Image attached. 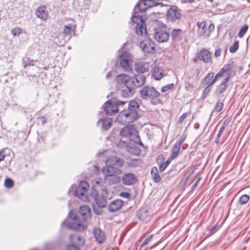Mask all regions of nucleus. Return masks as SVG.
Returning <instances> with one entry per match:
<instances>
[{
  "mask_svg": "<svg viewBox=\"0 0 250 250\" xmlns=\"http://www.w3.org/2000/svg\"><path fill=\"white\" fill-rule=\"evenodd\" d=\"M139 93L143 99L149 100L153 105L162 103V101L160 99L161 94L153 86H144L140 89Z\"/></svg>",
  "mask_w": 250,
  "mask_h": 250,
  "instance_id": "f257e3e1",
  "label": "nucleus"
},
{
  "mask_svg": "<svg viewBox=\"0 0 250 250\" xmlns=\"http://www.w3.org/2000/svg\"><path fill=\"white\" fill-rule=\"evenodd\" d=\"M83 222L80 216H76L72 211H70L67 220L62 222V225H66L67 228L71 229L81 231L84 229V227L82 225Z\"/></svg>",
  "mask_w": 250,
  "mask_h": 250,
  "instance_id": "f03ea898",
  "label": "nucleus"
},
{
  "mask_svg": "<svg viewBox=\"0 0 250 250\" xmlns=\"http://www.w3.org/2000/svg\"><path fill=\"white\" fill-rule=\"evenodd\" d=\"M89 184L86 181H82L78 186L74 185L71 187V189H69L68 193L70 194L71 190L74 189L75 195L83 201L88 200V190L89 189Z\"/></svg>",
  "mask_w": 250,
  "mask_h": 250,
  "instance_id": "7ed1b4c3",
  "label": "nucleus"
},
{
  "mask_svg": "<svg viewBox=\"0 0 250 250\" xmlns=\"http://www.w3.org/2000/svg\"><path fill=\"white\" fill-rule=\"evenodd\" d=\"M125 103V102L119 100L116 98H112L107 101L104 104L103 107L104 112L108 115H112L118 112V106Z\"/></svg>",
  "mask_w": 250,
  "mask_h": 250,
  "instance_id": "20e7f679",
  "label": "nucleus"
},
{
  "mask_svg": "<svg viewBox=\"0 0 250 250\" xmlns=\"http://www.w3.org/2000/svg\"><path fill=\"white\" fill-rule=\"evenodd\" d=\"M70 243L66 246L67 250H80V248L84 245V239L78 234L69 235Z\"/></svg>",
  "mask_w": 250,
  "mask_h": 250,
  "instance_id": "39448f33",
  "label": "nucleus"
},
{
  "mask_svg": "<svg viewBox=\"0 0 250 250\" xmlns=\"http://www.w3.org/2000/svg\"><path fill=\"white\" fill-rule=\"evenodd\" d=\"M139 108L138 102L132 100L128 103V107L125 109L133 122L138 119Z\"/></svg>",
  "mask_w": 250,
  "mask_h": 250,
  "instance_id": "423d86ee",
  "label": "nucleus"
},
{
  "mask_svg": "<svg viewBox=\"0 0 250 250\" xmlns=\"http://www.w3.org/2000/svg\"><path fill=\"white\" fill-rule=\"evenodd\" d=\"M146 76L142 74L135 75L134 77H130L128 85H131L135 88L143 85L146 82Z\"/></svg>",
  "mask_w": 250,
  "mask_h": 250,
  "instance_id": "0eeeda50",
  "label": "nucleus"
},
{
  "mask_svg": "<svg viewBox=\"0 0 250 250\" xmlns=\"http://www.w3.org/2000/svg\"><path fill=\"white\" fill-rule=\"evenodd\" d=\"M105 164L106 166L102 168V172L104 177L118 175L122 173V170L119 168L114 167L111 164H107V160Z\"/></svg>",
  "mask_w": 250,
  "mask_h": 250,
  "instance_id": "6e6552de",
  "label": "nucleus"
},
{
  "mask_svg": "<svg viewBox=\"0 0 250 250\" xmlns=\"http://www.w3.org/2000/svg\"><path fill=\"white\" fill-rule=\"evenodd\" d=\"M116 121L122 125H127L133 122L125 109L121 111L116 118Z\"/></svg>",
  "mask_w": 250,
  "mask_h": 250,
  "instance_id": "1a4fd4ad",
  "label": "nucleus"
},
{
  "mask_svg": "<svg viewBox=\"0 0 250 250\" xmlns=\"http://www.w3.org/2000/svg\"><path fill=\"white\" fill-rule=\"evenodd\" d=\"M235 72H233V73H232L231 72L229 73L223 82L217 86L215 91V94L217 95H220L226 91L227 87H228V82L232 77L235 75Z\"/></svg>",
  "mask_w": 250,
  "mask_h": 250,
  "instance_id": "9d476101",
  "label": "nucleus"
},
{
  "mask_svg": "<svg viewBox=\"0 0 250 250\" xmlns=\"http://www.w3.org/2000/svg\"><path fill=\"white\" fill-rule=\"evenodd\" d=\"M139 46L145 53H152L155 50V44L154 42L147 39L140 42Z\"/></svg>",
  "mask_w": 250,
  "mask_h": 250,
  "instance_id": "9b49d317",
  "label": "nucleus"
},
{
  "mask_svg": "<svg viewBox=\"0 0 250 250\" xmlns=\"http://www.w3.org/2000/svg\"><path fill=\"white\" fill-rule=\"evenodd\" d=\"M122 181L125 186H131L137 181V177L133 173L128 172L124 174L122 177Z\"/></svg>",
  "mask_w": 250,
  "mask_h": 250,
  "instance_id": "f8f14e48",
  "label": "nucleus"
},
{
  "mask_svg": "<svg viewBox=\"0 0 250 250\" xmlns=\"http://www.w3.org/2000/svg\"><path fill=\"white\" fill-rule=\"evenodd\" d=\"M155 40L159 42H166L169 39V33L162 30L156 31L154 35Z\"/></svg>",
  "mask_w": 250,
  "mask_h": 250,
  "instance_id": "ddd939ff",
  "label": "nucleus"
},
{
  "mask_svg": "<svg viewBox=\"0 0 250 250\" xmlns=\"http://www.w3.org/2000/svg\"><path fill=\"white\" fill-rule=\"evenodd\" d=\"M211 53L207 49H202L197 55V57L201 61L205 63L210 62L211 61Z\"/></svg>",
  "mask_w": 250,
  "mask_h": 250,
  "instance_id": "4468645a",
  "label": "nucleus"
},
{
  "mask_svg": "<svg viewBox=\"0 0 250 250\" xmlns=\"http://www.w3.org/2000/svg\"><path fill=\"white\" fill-rule=\"evenodd\" d=\"M35 14L37 18L45 21L48 16L46 6L45 5H40L37 8Z\"/></svg>",
  "mask_w": 250,
  "mask_h": 250,
  "instance_id": "2eb2a0df",
  "label": "nucleus"
},
{
  "mask_svg": "<svg viewBox=\"0 0 250 250\" xmlns=\"http://www.w3.org/2000/svg\"><path fill=\"white\" fill-rule=\"evenodd\" d=\"M130 60V54L127 52H124L120 56V64L125 70L129 69V62Z\"/></svg>",
  "mask_w": 250,
  "mask_h": 250,
  "instance_id": "dca6fc26",
  "label": "nucleus"
},
{
  "mask_svg": "<svg viewBox=\"0 0 250 250\" xmlns=\"http://www.w3.org/2000/svg\"><path fill=\"white\" fill-rule=\"evenodd\" d=\"M92 233L99 244L103 243L105 240L104 232L100 229L95 228L93 229Z\"/></svg>",
  "mask_w": 250,
  "mask_h": 250,
  "instance_id": "f3484780",
  "label": "nucleus"
},
{
  "mask_svg": "<svg viewBox=\"0 0 250 250\" xmlns=\"http://www.w3.org/2000/svg\"><path fill=\"white\" fill-rule=\"evenodd\" d=\"M180 17L181 14L176 8H170L167 11V18L168 21H173L180 19Z\"/></svg>",
  "mask_w": 250,
  "mask_h": 250,
  "instance_id": "a211bd4d",
  "label": "nucleus"
},
{
  "mask_svg": "<svg viewBox=\"0 0 250 250\" xmlns=\"http://www.w3.org/2000/svg\"><path fill=\"white\" fill-rule=\"evenodd\" d=\"M124 202L121 199H117L111 202L108 206V210L111 212H115L120 209L123 206Z\"/></svg>",
  "mask_w": 250,
  "mask_h": 250,
  "instance_id": "6ab92c4d",
  "label": "nucleus"
},
{
  "mask_svg": "<svg viewBox=\"0 0 250 250\" xmlns=\"http://www.w3.org/2000/svg\"><path fill=\"white\" fill-rule=\"evenodd\" d=\"M91 215V210L88 206H82L80 208V210L78 215L82 221H84L87 218H88Z\"/></svg>",
  "mask_w": 250,
  "mask_h": 250,
  "instance_id": "aec40b11",
  "label": "nucleus"
},
{
  "mask_svg": "<svg viewBox=\"0 0 250 250\" xmlns=\"http://www.w3.org/2000/svg\"><path fill=\"white\" fill-rule=\"evenodd\" d=\"M134 88L131 85H124L122 87L120 94L124 98L131 97L134 93Z\"/></svg>",
  "mask_w": 250,
  "mask_h": 250,
  "instance_id": "412c9836",
  "label": "nucleus"
},
{
  "mask_svg": "<svg viewBox=\"0 0 250 250\" xmlns=\"http://www.w3.org/2000/svg\"><path fill=\"white\" fill-rule=\"evenodd\" d=\"M207 25L208 23L205 21L197 22V26L198 27L197 34L199 36L202 37L206 36L207 37V32H206V31H208Z\"/></svg>",
  "mask_w": 250,
  "mask_h": 250,
  "instance_id": "4be33fe9",
  "label": "nucleus"
},
{
  "mask_svg": "<svg viewBox=\"0 0 250 250\" xmlns=\"http://www.w3.org/2000/svg\"><path fill=\"white\" fill-rule=\"evenodd\" d=\"M135 70L140 74L147 72L149 68V63L147 62H138L135 64Z\"/></svg>",
  "mask_w": 250,
  "mask_h": 250,
  "instance_id": "5701e85b",
  "label": "nucleus"
},
{
  "mask_svg": "<svg viewBox=\"0 0 250 250\" xmlns=\"http://www.w3.org/2000/svg\"><path fill=\"white\" fill-rule=\"evenodd\" d=\"M95 200L98 206L100 208H104L107 204V197L104 194H97L95 197Z\"/></svg>",
  "mask_w": 250,
  "mask_h": 250,
  "instance_id": "b1692460",
  "label": "nucleus"
},
{
  "mask_svg": "<svg viewBox=\"0 0 250 250\" xmlns=\"http://www.w3.org/2000/svg\"><path fill=\"white\" fill-rule=\"evenodd\" d=\"M107 164H111L113 166H116L118 167H122L124 164V161L116 157H113L107 159Z\"/></svg>",
  "mask_w": 250,
  "mask_h": 250,
  "instance_id": "393cba45",
  "label": "nucleus"
},
{
  "mask_svg": "<svg viewBox=\"0 0 250 250\" xmlns=\"http://www.w3.org/2000/svg\"><path fill=\"white\" fill-rule=\"evenodd\" d=\"M130 80V77L126 74H121L117 76L116 80L118 84L121 85H128V81Z\"/></svg>",
  "mask_w": 250,
  "mask_h": 250,
  "instance_id": "a878e982",
  "label": "nucleus"
},
{
  "mask_svg": "<svg viewBox=\"0 0 250 250\" xmlns=\"http://www.w3.org/2000/svg\"><path fill=\"white\" fill-rule=\"evenodd\" d=\"M137 217L142 221H146L149 217L148 211L145 208L139 209L136 213Z\"/></svg>",
  "mask_w": 250,
  "mask_h": 250,
  "instance_id": "bb28decb",
  "label": "nucleus"
},
{
  "mask_svg": "<svg viewBox=\"0 0 250 250\" xmlns=\"http://www.w3.org/2000/svg\"><path fill=\"white\" fill-rule=\"evenodd\" d=\"M104 180L106 183L110 185H116L120 183L121 178L118 175H113L112 176L104 177Z\"/></svg>",
  "mask_w": 250,
  "mask_h": 250,
  "instance_id": "cd10ccee",
  "label": "nucleus"
},
{
  "mask_svg": "<svg viewBox=\"0 0 250 250\" xmlns=\"http://www.w3.org/2000/svg\"><path fill=\"white\" fill-rule=\"evenodd\" d=\"M133 132L134 128L132 125H126L121 130L120 135L124 137H128L133 133Z\"/></svg>",
  "mask_w": 250,
  "mask_h": 250,
  "instance_id": "c85d7f7f",
  "label": "nucleus"
},
{
  "mask_svg": "<svg viewBox=\"0 0 250 250\" xmlns=\"http://www.w3.org/2000/svg\"><path fill=\"white\" fill-rule=\"evenodd\" d=\"M136 32L138 35L145 36L147 34V31L145 26V23L136 24L135 26Z\"/></svg>",
  "mask_w": 250,
  "mask_h": 250,
  "instance_id": "c756f323",
  "label": "nucleus"
},
{
  "mask_svg": "<svg viewBox=\"0 0 250 250\" xmlns=\"http://www.w3.org/2000/svg\"><path fill=\"white\" fill-rule=\"evenodd\" d=\"M72 27L73 25L71 24L64 26L63 34L65 35V37H67L68 39H70L73 34L75 33V28L73 30Z\"/></svg>",
  "mask_w": 250,
  "mask_h": 250,
  "instance_id": "7c9ffc66",
  "label": "nucleus"
},
{
  "mask_svg": "<svg viewBox=\"0 0 250 250\" xmlns=\"http://www.w3.org/2000/svg\"><path fill=\"white\" fill-rule=\"evenodd\" d=\"M37 62V60H34L30 59L27 56H25L22 59V65L24 68L28 66H34L35 63Z\"/></svg>",
  "mask_w": 250,
  "mask_h": 250,
  "instance_id": "2f4dec72",
  "label": "nucleus"
},
{
  "mask_svg": "<svg viewBox=\"0 0 250 250\" xmlns=\"http://www.w3.org/2000/svg\"><path fill=\"white\" fill-rule=\"evenodd\" d=\"M152 76L156 80L161 79L164 76L162 68L160 67H155L152 73Z\"/></svg>",
  "mask_w": 250,
  "mask_h": 250,
  "instance_id": "473e14b6",
  "label": "nucleus"
},
{
  "mask_svg": "<svg viewBox=\"0 0 250 250\" xmlns=\"http://www.w3.org/2000/svg\"><path fill=\"white\" fill-rule=\"evenodd\" d=\"M151 174L155 182L158 183L161 181V178L159 174L158 168L156 167H154L152 168Z\"/></svg>",
  "mask_w": 250,
  "mask_h": 250,
  "instance_id": "72a5a7b5",
  "label": "nucleus"
},
{
  "mask_svg": "<svg viewBox=\"0 0 250 250\" xmlns=\"http://www.w3.org/2000/svg\"><path fill=\"white\" fill-rule=\"evenodd\" d=\"M137 11H135L134 14L131 17L132 22L136 24L144 23L145 21L142 16L137 15Z\"/></svg>",
  "mask_w": 250,
  "mask_h": 250,
  "instance_id": "f704fd0d",
  "label": "nucleus"
},
{
  "mask_svg": "<svg viewBox=\"0 0 250 250\" xmlns=\"http://www.w3.org/2000/svg\"><path fill=\"white\" fill-rule=\"evenodd\" d=\"M141 164V160L138 159H131L127 163V167L129 168H135L139 167Z\"/></svg>",
  "mask_w": 250,
  "mask_h": 250,
  "instance_id": "c9c22d12",
  "label": "nucleus"
},
{
  "mask_svg": "<svg viewBox=\"0 0 250 250\" xmlns=\"http://www.w3.org/2000/svg\"><path fill=\"white\" fill-rule=\"evenodd\" d=\"M232 66L229 64L224 65V67L216 74L217 76L219 77L224 76V73H227L229 74V71L232 69Z\"/></svg>",
  "mask_w": 250,
  "mask_h": 250,
  "instance_id": "e433bc0d",
  "label": "nucleus"
},
{
  "mask_svg": "<svg viewBox=\"0 0 250 250\" xmlns=\"http://www.w3.org/2000/svg\"><path fill=\"white\" fill-rule=\"evenodd\" d=\"M181 147V146L177 145L175 144L174 145L171 151L172 153L170 156L171 160L175 159L178 156Z\"/></svg>",
  "mask_w": 250,
  "mask_h": 250,
  "instance_id": "4c0bfd02",
  "label": "nucleus"
},
{
  "mask_svg": "<svg viewBox=\"0 0 250 250\" xmlns=\"http://www.w3.org/2000/svg\"><path fill=\"white\" fill-rule=\"evenodd\" d=\"M214 76V73L210 72L208 73L204 79L203 83L207 85L212 86L213 84H211V81Z\"/></svg>",
  "mask_w": 250,
  "mask_h": 250,
  "instance_id": "58836bf2",
  "label": "nucleus"
},
{
  "mask_svg": "<svg viewBox=\"0 0 250 250\" xmlns=\"http://www.w3.org/2000/svg\"><path fill=\"white\" fill-rule=\"evenodd\" d=\"M182 33V30L179 29H173L171 32V36L173 40L178 39Z\"/></svg>",
  "mask_w": 250,
  "mask_h": 250,
  "instance_id": "ea45409f",
  "label": "nucleus"
},
{
  "mask_svg": "<svg viewBox=\"0 0 250 250\" xmlns=\"http://www.w3.org/2000/svg\"><path fill=\"white\" fill-rule=\"evenodd\" d=\"M127 151L129 153L135 155H138L141 152V149L136 146H130L128 148Z\"/></svg>",
  "mask_w": 250,
  "mask_h": 250,
  "instance_id": "a19ab883",
  "label": "nucleus"
},
{
  "mask_svg": "<svg viewBox=\"0 0 250 250\" xmlns=\"http://www.w3.org/2000/svg\"><path fill=\"white\" fill-rule=\"evenodd\" d=\"M112 119L108 118L103 120V128L104 130H107L111 125Z\"/></svg>",
  "mask_w": 250,
  "mask_h": 250,
  "instance_id": "79ce46f5",
  "label": "nucleus"
},
{
  "mask_svg": "<svg viewBox=\"0 0 250 250\" xmlns=\"http://www.w3.org/2000/svg\"><path fill=\"white\" fill-rule=\"evenodd\" d=\"M170 157L168 158L165 163L162 162V163H160L159 165V170L161 172H163L165 170L166 168L167 167V166L169 164L171 161Z\"/></svg>",
  "mask_w": 250,
  "mask_h": 250,
  "instance_id": "37998d69",
  "label": "nucleus"
},
{
  "mask_svg": "<svg viewBox=\"0 0 250 250\" xmlns=\"http://www.w3.org/2000/svg\"><path fill=\"white\" fill-rule=\"evenodd\" d=\"M238 48H239V41H236L234 42L232 46H230L229 50L230 53H234L237 51Z\"/></svg>",
  "mask_w": 250,
  "mask_h": 250,
  "instance_id": "c03bdc74",
  "label": "nucleus"
},
{
  "mask_svg": "<svg viewBox=\"0 0 250 250\" xmlns=\"http://www.w3.org/2000/svg\"><path fill=\"white\" fill-rule=\"evenodd\" d=\"M250 197L247 194H244L242 195L239 198V202L240 204H246L249 200Z\"/></svg>",
  "mask_w": 250,
  "mask_h": 250,
  "instance_id": "a18cd8bd",
  "label": "nucleus"
},
{
  "mask_svg": "<svg viewBox=\"0 0 250 250\" xmlns=\"http://www.w3.org/2000/svg\"><path fill=\"white\" fill-rule=\"evenodd\" d=\"M249 26L247 24H245L244 25L240 30L238 36L240 38H242L244 36V35L246 33L248 30Z\"/></svg>",
  "mask_w": 250,
  "mask_h": 250,
  "instance_id": "49530a36",
  "label": "nucleus"
},
{
  "mask_svg": "<svg viewBox=\"0 0 250 250\" xmlns=\"http://www.w3.org/2000/svg\"><path fill=\"white\" fill-rule=\"evenodd\" d=\"M174 87V83H169L162 87L161 91L162 92H165L168 91L169 90L172 89Z\"/></svg>",
  "mask_w": 250,
  "mask_h": 250,
  "instance_id": "de8ad7c7",
  "label": "nucleus"
},
{
  "mask_svg": "<svg viewBox=\"0 0 250 250\" xmlns=\"http://www.w3.org/2000/svg\"><path fill=\"white\" fill-rule=\"evenodd\" d=\"M212 88V86L209 85H207V87L204 89L203 94L202 95V98L203 99L206 98V97L208 95V93L210 92L211 89Z\"/></svg>",
  "mask_w": 250,
  "mask_h": 250,
  "instance_id": "09e8293b",
  "label": "nucleus"
},
{
  "mask_svg": "<svg viewBox=\"0 0 250 250\" xmlns=\"http://www.w3.org/2000/svg\"><path fill=\"white\" fill-rule=\"evenodd\" d=\"M223 105V103L222 102H217L214 107V111L217 112H220L222 109Z\"/></svg>",
  "mask_w": 250,
  "mask_h": 250,
  "instance_id": "8fccbe9b",
  "label": "nucleus"
},
{
  "mask_svg": "<svg viewBox=\"0 0 250 250\" xmlns=\"http://www.w3.org/2000/svg\"><path fill=\"white\" fill-rule=\"evenodd\" d=\"M185 88L187 91H191L194 88V86L192 83L186 81L185 83Z\"/></svg>",
  "mask_w": 250,
  "mask_h": 250,
  "instance_id": "3c124183",
  "label": "nucleus"
},
{
  "mask_svg": "<svg viewBox=\"0 0 250 250\" xmlns=\"http://www.w3.org/2000/svg\"><path fill=\"white\" fill-rule=\"evenodd\" d=\"M5 186L7 188H11L14 185V182L13 180L10 178H7L5 180Z\"/></svg>",
  "mask_w": 250,
  "mask_h": 250,
  "instance_id": "603ef678",
  "label": "nucleus"
},
{
  "mask_svg": "<svg viewBox=\"0 0 250 250\" xmlns=\"http://www.w3.org/2000/svg\"><path fill=\"white\" fill-rule=\"evenodd\" d=\"M22 32V29L20 28H15L11 30V33L14 36L20 35Z\"/></svg>",
  "mask_w": 250,
  "mask_h": 250,
  "instance_id": "864d4df0",
  "label": "nucleus"
},
{
  "mask_svg": "<svg viewBox=\"0 0 250 250\" xmlns=\"http://www.w3.org/2000/svg\"><path fill=\"white\" fill-rule=\"evenodd\" d=\"M226 126V124L225 122H224L223 123L221 127H220V128L219 130V132L217 134L218 138H220V136L222 135V134H223V133L224 132V131L225 129Z\"/></svg>",
  "mask_w": 250,
  "mask_h": 250,
  "instance_id": "5fc2aeb1",
  "label": "nucleus"
},
{
  "mask_svg": "<svg viewBox=\"0 0 250 250\" xmlns=\"http://www.w3.org/2000/svg\"><path fill=\"white\" fill-rule=\"evenodd\" d=\"M153 237V234H151V235H149V236H148L145 239V240L142 243V244L141 245V247H143L145 246H146V245H147L148 243V242L152 239Z\"/></svg>",
  "mask_w": 250,
  "mask_h": 250,
  "instance_id": "6e6d98bb",
  "label": "nucleus"
},
{
  "mask_svg": "<svg viewBox=\"0 0 250 250\" xmlns=\"http://www.w3.org/2000/svg\"><path fill=\"white\" fill-rule=\"evenodd\" d=\"M186 139V136H181L179 140L175 143V144L179 145L180 146H182V144L184 142Z\"/></svg>",
  "mask_w": 250,
  "mask_h": 250,
  "instance_id": "4d7b16f0",
  "label": "nucleus"
},
{
  "mask_svg": "<svg viewBox=\"0 0 250 250\" xmlns=\"http://www.w3.org/2000/svg\"><path fill=\"white\" fill-rule=\"evenodd\" d=\"M214 28L215 26L213 24H209V26L208 28V31H206V32H207V37H209L211 32L213 31L214 30Z\"/></svg>",
  "mask_w": 250,
  "mask_h": 250,
  "instance_id": "13d9d810",
  "label": "nucleus"
},
{
  "mask_svg": "<svg viewBox=\"0 0 250 250\" xmlns=\"http://www.w3.org/2000/svg\"><path fill=\"white\" fill-rule=\"evenodd\" d=\"M46 250H54L55 246L54 244L48 243L45 244Z\"/></svg>",
  "mask_w": 250,
  "mask_h": 250,
  "instance_id": "bf43d9fd",
  "label": "nucleus"
},
{
  "mask_svg": "<svg viewBox=\"0 0 250 250\" xmlns=\"http://www.w3.org/2000/svg\"><path fill=\"white\" fill-rule=\"evenodd\" d=\"M120 196L124 198L128 199L130 197V194L127 192H122L120 193Z\"/></svg>",
  "mask_w": 250,
  "mask_h": 250,
  "instance_id": "052dcab7",
  "label": "nucleus"
},
{
  "mask_svg": "<svg viewBox=\"0 0 250 250\" xmlns=\"http://www.w3.org/2000/svg\"><path fill=\"white\" fill-rule=\"evenodd\" d=\"M188 113L183 114L178 119V122L181 123L187 117Z\"/></svg>",
  "mask_w": 250,
  "mask_h": 250,
  "instance_id": "680f3d73",
  "label": "nucleus"
},
{
  "mask_svg": "<svg viewBox=\"0 0 250 250\" xmlns=\"http://www.w3.org/2000/svg\"><path fill=\"white\" fill-rule=\"evenodd\" d=\"M136 144L143 146V144L141 141V139L138 135L136 136V140L134 141Z\"/></svg>",
  "mask_w": 250,
  "mask_h": 250,
  "instance_id": "e2e57ef3",
  "label": "nucleus"
},
{
  "mask_svg": "<svg viewBox=\"0 0 250 250\" xmlns=\"http://www.w3.org/2000/svg\"><path fill=\"white\" fill-rule=\"evenodd\" d=\"M5 157V151L3 150H0V162L4 159Z\"/></svg>",
  "mask_w": 250,
  "mask_h": 250,
  "instance_id": "0e129e2a",
  "label": "nucleus"
},
{
  "mask_svg": "<svg viewBox=\"0 0 250 250\" xmlns=\"http://www.w3.org/2000/svg\"><path fill=\"white\" fill-rule=\"evenodd\" d=\"M39 119L42 124L44 125L46 122V118L45 116H42L39 118Z\"/></svg>",
  "mask_w": 250,
  "mask_h": 250,
  "instance_id": "69168bd1",
  "label": "nucleus"
},
{
  "mask_svg": "<svg viewBox=\"0 0 250 250\" xmlns=\"http://www.w3.org/2000/svg\"><path fill=\"white\" fill-rule=\"evenodd\" d=\"M221 49H218L216 50L214 53L215 57L216 58L219 57L221 55Z\"/></svg>",
  "mask_w": 250,
  "mask_h": 250,
  "instance_id": "338daca9",
  "label": "nucleus"
},
{
  "mask_svg": "<svg viewBox=\"0 0 250 250\" xmlns=\"http://www.w3.org/2000/svg\"><path fill=\"white\" fill-rule=\"evenodd\" d=\"M219 78V77L217 76V75H216L215 76H214L211 81V84H213V85L216 82Z\"/></svg>",
  "mask_w": 250,
  "mask_h": 250,
  "instance_id": "774afa93",
  "label": "nucleus"
}]
</instances>
